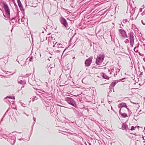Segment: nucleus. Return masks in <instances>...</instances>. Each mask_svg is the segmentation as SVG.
I'll return each instance as SVG.
<instances>
[{"label":"nucleus","instance_id":"1a4fd4ad","mask_svg":"<svg viewBox=\"0 0 145 145\" xmlns=\"http://www.w3.org/2000/svg\"><path fill=\"white\" fill-rule=\"evenodd\" d=\"M129 35V39L130 40L129 43H134V34L133 32H130Z\"/></svg>","mask_w":145,"mask_h":145},{"label":"nucleus","instance_id":"412c9836","mask_svg":"<svg viewBox=\"0 0 145 145\" xmlns=\"http://www.w3.org/2000/svg\"><path fill=\"white\" fill-rule=\"evenodd\" d=\"M136 128V127H134L133 126H132L131 127V128L130 129L131 131L134 130H135V129Z\"/></svg>","mask_w":145,"mask_h":145},{"label":"nucleus","instance_id":"f3484780","mask_svg":"<svg viewBox=\"0 0 145 145\" xmlns=\"http://www.w3.org/2000/svg\"><path fill=\"white\" fill-rule=\"evenodd\" d=\"M30 139V137H29V138H27V139H25V138H20L18 139V140H25L27 141H29Z\"/></svg>","mask_w":145,"mask_h":145},{"label":"nucleus","instance_id":"0eeeda50","mask_svg":"<svg viewBox=\"0 0 145 145\" xmlns=\"http://www.w3.org/2000/svg\"><path fill=\"white\" fill-rule=\"evenodd\" d=\"M120 36L122 38L125 39L127 37L125 31L123 29L118 30Z\"/></svg>","mask_w":145,"mask_h":145},{"label":"nucleus","instance_id":"09e8293b","mask_svg":"<svg viewBox=\"0 0 145 145\" xmlns=\"http://www.w3.org/2000/svg\"><path fill=\"white\" fill-rule=\"evenodd\" d=\"M60 50H61L60 49L59 50H56V52H60Z\"/></svg>","mask_w":145,"mask_h":145},{"label":"nucleus","instance_id":"58836bf2","mask_svg":"<svg viewBox=\"0 0 145 145\" xmlns=\"http://www.w3.org/2000/svg\"><path fill=\"white\" fill-rule=\"evenodd\" d=\"M130 45H131V47H133L134 43H130Z\"/></svg>","mask_w":145,"mask_h":145},{"label":"nucleus","instance_id":"c9c22d12","mask_svg":"<svg viewBox=\"0 0 145 145\" xmlns=\"http://www.w3.org/2000/svg\"><path fill=\"white\" fill-rule=\"evenodd\" d=\"M125 79V78H122V79H120L119 81H118V82H120V81H121L123 80L124 79ZM118 81H117V83H118Z\"/></svg>","mask_w":145,"mask_h":145},{"label":"nucleus","instance_id":"de8ad7c7","mask_svg":"<svg viewBox=\"0 0 145 145\" xmlns=\"http://www.w3.org/2000/svg\"><path fill=\"white\" fill-rule=\"evenodd\" d=\"M1 69L3 71H4V70L1 67Z\"/></svg>","mask_w":145,"mask_h":145},{"label":"nucleus","instance_id":"69168bd1","mask_svg":"<svg viewBox=\"0 0 145 145\" xmlns=\"http://www.w3.org/2000/svg\"><path fill=\"white\" fill-rule=\"evenodd\" d=\"M13 29V28H12V29L11 30V32H12V30Z\"/></svg>","mask_w":145,"mask_h":145},{"label":"nucleus","instance_id":"39448f33","mask_svg":"<svg viewBox=\"0 0 145 145\" xmlns=\"http://www.w3.org/2000/svg\"><path fill=\"white\" fill-rule=\"evenodd\" d=\"M104 58L103 55L100 54L97 56L96 60V63L98 65H100L103 62Z\"/></svg>","mask_w":145,"mask_h":145},{"label":"nucleus","instance_id":"052dcab7","mask_svg":"<svg viewBox=\"0 0 145 145\" xmlns=\"http://www.w3.org/2000/svg\"><path fill=\"white\" fill-rule=\"evenodd\" d=\"M143 60L145 62V57L143 58Z\"/></svg>","mask_w":145,"mask_h":145},{"label":"nucleus","instance_id":"f03ea898","mask_svg":"<svg viewBox=\"0 0 145 145\" xmlns=\"http://www.w3.org/2000/svg\"><path fill=\"white\" fill-rule=\"evenodd\" d=\"M16 133V131L13 132L12 135L10 133L9 135L10 136L7 138V141L11 144H13L15 142L16 138V135L15 134Z\"/></svg>","mask_w":145,"mask_h":145},{"label":"nucleus","instance_id":"a878e982","mask_svg":"<svg viewBox=\"0 0 145 145\" xmlns=\"http://www.w3.org/2000/svg\"><path fill=\"white\" fill-rule=\"evenodd\" d=\"M67 19L68 20H69L70 21H74V20H73L74 19L73 18H71V17H68L67 18Z\"/></svg>","mask_w":145,"mask_h":145},{"label":"nucleus","instance_id":"aec40b11","mask_svg":"<svg viewBox=\"0 0 145 145\" xmlns=\"http://www.w3.org/2000/svg\"><path fill=\"white\" fill-rule=\"evenodd\" d=\"M17 2L19 6H20L21 5H22L21 2L20 1V0H17Z\"/></svg>","mask_w":145,"mask_h":145},{"label":"nucleus","instance_id":"f704fd0d","mask_svg":"<svg viewBox=\"0 0 145 145\" xmlns=\"http://www.w3.org/2000/svg\"><path fill=\"white\" fill-rule=\"evenodd\" d=\"M43 30L42 31V33H44L45 31H46L45 28H42Z\"/></svg>","mask_w":145,"mask_h":145},{"label":"nucleus","instance_id":"cd10ccee","mask_svg":"<svg viewBox=\"0 0 145 145\" xmlns=\"http://www.w3.org/2000/svg\"><path fill=\"white\" fill-rule=\"evenodd\" d=\"M134 50L135 52H138V50L136 49V47H135L134 49Z\"/></svg>","mask_w":145,"mask_h":145},{"label":"nucleus","instance_id":"4468645a","mask_svg":"<svg viewBox=\"0 0 145 145\" xmlns=\"http://www.w3.org/2000/svg\"><path fill=\"white\" fill-rule=\"evenodd\" d=\"M120 113L122 117L123 118H126L127 116V115L125 113H122L121 112V109L120 110Z\"/></svg>","mask_w":145,"mask_h":145},{"label":"nucleus","instance_id":"c85d7f7f","mask_svg":"<svg viewBox=\"0 0 145 145\" xmlns=\"http://www.w3.org/2000/svg\"><path fill=\"white\" fill-rule=\"evenodd\" d=\"M8 111V110L5 113V114L3 116V117L1 119V121H2L3 120V118L4 117H5V115L6 114V113Z\"/></svg>","mask_w":145,"mask_h":145},{"label":"nucleus","instance_id":"9d476101","mask_svg":"<svg viewBox=\"0 0 145 145\" xmlns=\"http://www.w3.org/2000/svg\"><path fill=\"white\" fill-rule=\"evenodd\" d=\"M118 107L121 109V108L122 107H125L126 108L127 107L126 103L122 102L121 103L119 104L118 106Z\"/></svg>","mask_w":145,"mask_h":145},{"label":"nucleus","instance_id":"b1692460","mask_svg":"<svg viewBox=\"0 0 145 145\" xmlns=\"http://www.w3.org/2000/svg\"><path fill=\"white\" fill-rule=\"evenodd\" d=\"M19 6L20 7V10H21L22 11V10H24V9H23V7L22 6V5H21L20 6Z\"/></svg>","mask_w":145,"mask_h":145},{"label":"nucleus","instance_id":"774afa93","mask_svg":"<svg viewBox=\"0 0 145 145\" xmlns=\"http://www.w3.org/2000/svg\"><path fill=\"white\" fill-rule=\"evenodd\" d=\"M108 71H109V72L110 71V69H108Z\"/></svg>","mask_w":145,"mask_h":145},{"label":"nucleus","instance_id":"0e129e2a","mask_svg":"<svg viewBox=\"0 0 145 145\" xmlns=\"http://www.w3.org/2000/svg\"><path fill=\"white\" fill-rule=\"evenodd\" d=\"M45 38H46V40H47V37H45Z\"/></svg>","mask_w":145,"mask_h":145},{"label":"nucleus","instance_id":"2eb2a0df","mask_svg":"<svg viewBox=\"0 0 145 145\" xmlns=\"http://www.w3.org/2000/svg\"><path fill=\"white\" fill-rule=\"evenodd\" d=\"M18 83L22 85H25L26 84V81L25 80H21L18 82Z\"/></svg>","mask_w":145,"mask_h":145},{"label":"nucleus","instance_id":"6e6d98bb","mask_svg":"<svg viewBox=\"0 0 145 145\" xmlns=\"http://www.w3.org/2000/svg\"><path fill=\"white\" fill-rule=\"evenodd\" d=\"M12 104V105H14L15 104V103H14V102H13Z\"/></svg>","mask_w":145,"mask_h":145},{"label":"nucleus","instance_id":"393cba45","mask_svg":"<svg viewBox=\"0 0 145 145\" xmlns=\"http://www.w3.org/2000/svg\"><path fill=\"white\" fill-rule=\"evenodd\" d=\"M20 103L21 104V105L22 106H23L24 107H25V104H24V103H22V102L21 101H20Z\"/></svg>","mask_w":145,"mask_h":145},{"label":"nucleus","instance_id":"dca6fc26","mask_svg":"<svg viewBox=\"0 0 145 145\" xmlns=\"http://www.w3.org/2000/svg\"><path fill=\"white\" fill-rule=\"evenodd\" d=\"M103 77L105 79H106L107 80L109 79V77L107 76L106 74H105L104 73H103Z\"/></svg>","mask_w":145,"mask_h":145},{"label":"nucleus","instance_id":"7ed1b4c3","mask_svg":"<svg viewBox=\"0 0 145 145\" xmlns=\"http://www.w3.org/2000/svg\"><path fill=\"white\" fill-rule=\"evenodd\" d=\"M42 100L46 107L48 108L50 107V106L51 107L52 106L51 105V103H52V101L51 99L44 98V99L42 98Z\"/></svg>","mask_w":145,"mask_h":145},{"label":"nucleus","instance_id":"bf43d9fd","mask_svg":"<svg viewBox=\"0 0 145 145\" xmlns=\"http://www.w3.org/2000/svg\"><path fill=\"white\" fill-rule=\"evenodd\" d=\"M57 46H57V45H56V46H53V47H57Z\"/></svg>","mask_w":145,"mask_h":145},{"label":"nucleus","instance_id":"a18cd8bd","mask_svg":"<svg viewBox=\"0 0 145 145\" xmlns=\"http://www.w3.org/2000/svg\"><path fill=\"white\" fill-rule=\"evenodd\" d=\"M120 69H117V72L118 71V72H119L120 71Z\"/></svg>","mask_w":145,"mask_h":145},{"label":"nucleus","instance_id":"4c0bfd02","mask_svg":"<svg viewBox=\"0 0 145 145\" xmlns=\"http://www.w3.org/2000/svg\"><path fill=\"white\" fill-rule=\"evenodd\" d=\"M139 55L142 56H144V55L140 53V52H138Z\"/></svg>","mask_w":145,"mask_h":145},{"label":"nucleus","instance_id":"c03bdc74","mask_svg":"<svg viewBox=\"0 0 145 145\" xmlns=\"http://www.w3.org/2000/svg\"><path fill=\"white\" fill-rule=\"evenodd\" d=\"M130 102L131 103H133V104H138L137 103H134V102L131 101H130Z\"/></svg>","mask_w":145,"mask_h":145},{"label":"nucleus","instance_id":"f8f14e48","mask_svg":"<svg viewBox=\"0 0 145 145\" xmlns=\"http://www.w3.org/2000/svg\"><path fill=\"white\" fill-rule=\"evenodd\" d=\"M74 112L76 114L77 117L79 118L82 116V113L81 112H79L76 110H75Z\"/></svg>","mask_w":145,"mask_h":145},{"label":"nucleus","instance_id":"8fccbe9b","mask_svg":"<svg viewBox=\"0 0 145 145\" xmlns=\"http://www.w3.org/2000/svg\"><path fill=\"white\" fill-rule=\"evenodd\" d=\"M142 8H140V12H142Z\"/></svg>","mask_w":145,"mask_h":145},{"label":"nucleus","instance_id":"a19ab883","mask_svg":"<svg viewBox=\"0 0 145 145\" xmlns=\"http://www.w3.org/2000/svg\"><path fill=\"white\" fill-rule=\"evenodd\" d=\"M113 87H114L113 86H111V85H110V86H109V88H110V89H111L113 88Z\"/></svg>","mask_w":145,"mask_h":145},{"label":"nucleus","instance_id":"72a5a7b5","mask_svg":"<svg viewBox=\"0 0 145 145\" xmlns=\"http://www.w3.org/2000/svg\"><path fill=\"white\" fill-rule=\"evenodd\" d=\"M2 136H3V138H5V139H7V136L6 135H3Z\"/></svg>","mask_w":145,"mask_h":145},{"label":"nucleus","instance_id":"6ab92c4d","mask_svg":"<svg viewBox=\"0 0 145 145\" xmlns=\"http://www.w3.org/2000/svg\"><path fill=\"white\" fill-rule=\"evenodd\" d=\"M116 82H114L111 83L110 85L114 87L116 84Z\"/></svg>","mask_w":145,"mask_h":145},{"label":"nucleus","instance_id":"5fc2aeb1","mask_svg":"<svg viewBox=\"0 0 145 145\" xmlns=\"http://www.w3.org/2000/svg\"><path fill=\"white\" fill-rule=\"evenodd\" d=\"M143 73L142 72H141V73L140 74V75H142Z\"/></svg>","mask_w":145,"mask_h":145},{"label":"nucleus","instance_id":"9b49d317","mask_svg":"<svg viewBox=\"0 0 145 145\" xmlns=\"http://www.w3.org/2000/svg\"><path fill=\"white\" fill-rule=\"evenodd\" d=\"M7 98H9V99H12V96H7V97H6V98H5L4 99V100L7 102V103L8 104V105H10L11 104V102H10V101H10V100H7Z\"/></svg>","mask_w":145,"mask_h":145},{"label":"nucleus","instance_id":"bb28decb","mask_svg":"<svg viewBox=\"0 0 145 145\" xmlns=\"http://www.w3.org/2000/svg\"><path fill=\"white\" fill-rule=\"evenodd\" d=\"M126 108L127 109L129 113L130 114H131L132 112L131 111V110L129 109V108H127H127Z\"/></svg>","mask_w":145,"mask_h":145},{"label":"nucleus","instance_id":"e433bc0d","mask_svg":"<svg viewBox=\"0 0 145 145\" xmlns=\"http://www.w3.org/2000/svg\"><path fill=\"white\" fill-rule=\"evenodd\" d=\"M115 143L114 142H111L110 144H109L108 145H114Z\"/></svg>","mask_w":145,"mask_h":145},{"label":"nucleus","instance_id":"423d86ee","mask_svg":"<svg viewBox=\"0 0 145 145\" xmlns=\"http://www.w3.org/2000/svg\"><path fill=\"white\" fill-rule=\"evenodd\" d=\"M59 21L61 24L66 28L67 29H68L69 28L68 24L64 18L62 16L59 19Z\"/></svg>","mask_w":145,"mask_h":145},{"label":"nucleus","instance_id":"338daca9","mask_svg":"<svg viewBox=\"0 0 145 145\" xmlns=\"http://www.w3.org/2000/svg\"><path fill=\"white\" fill-rule=\"evenodd\" d=\"M65 50H66V49H65L63 51V52H65Z\"/></svg>","mask_w":145,"mask_h":145},{"label":"nucleus","instance_id":"5701e85b","mask_svg":"<svg viewBox=\"0 0 145 145\" xmlns=\"http://www.w3.org/2000/svg\"><path fill=\"white\" fill-rule=\"evenodd\" d=\"M29 58V60L30 61H32V59H33V57H28L27 59L26 60H27Z\"/></svg>","mask_w":145,"mask_h":145},{"label":"nucleus","instance_id":"20e7f679","mask_svg":"<svg viewBox=\"0 0 145 145\" xmlns=\"http://www.w3.org/2000/svg\"><path fill=\"white\" fill-rule=\"evenodd\" d=\"M65 100L68 104L75 107H77L75 101L72 98L69 97H66L65 98Z\"/></svg>","mask_w":145,"mask_h":145},{"label":"nucleus","instance_id":"ddd939ff","mask_svg":"<svg viewBox=\"0 0 145 145\" xmlns=\"http://www.w3.org/2000/svg\"><path fill=\"white\" fill-rule=\"evenodd\" d=\"M57 45V46H58L57 48H63V46L62 44H59L57 42H56L54 45V46H56V45Z\"/></svg>","mask_w":145,"mask_h":145},{"label":"nucleus","instance_id":"680f3d73","mask_svg":"<svg viewBox=\"0 0 145 145\" xmlns=\"http://www.w3.org/2000/svg\"><path fill=\"white\" fill-rule=\"evenodd\" d=\"M112 90H111V89L110 90V91H109V92H112Z\"/></svg>","mask_w":145,"mask_h":145},{"label":"nucleus","instance_id":"603ef678","mask_svg":"<svg viewBox=\"0 0 145 145\" xmlns=\"http://www.w3.org/2000/svg\"><path fill=\"white\" fill-rule=\"evenodd\" d=\"M9 20H10L11 21V19H10L9 18ZM14 19H13V20H12V23H14V22H13V20H14Z\"/></svg>","mask_w":145,"mask_h":145},{"label":"nucleus","instance_id":"4be33fe9","mask_svg":"<svg viewBox=\"0 0 145 145\" xmlns=\"http://www.w3.org/2000/svg\"><path fill=\"white\" fill-rule=\"evenodd\" d=\"M141 22L142 24L144 25H145V19L144 18L143 20H142L141 21Z\"/></svg>","mask_w":145,"mask_h":145},{"label":"nucleus","instance_id":"864d4df0","mask_svg":"<svg viewBox=\"0 0 145 145\" xmlns=\"http://www.w3.org/2000/svg\"><path fill=\"white\" fill-rule=\"evenodd\" d=\"M13 108L14 109H16L17 110V108L16 107H15V108Z\"/></svg>","mask_w":145,"mask_h":145},{"label":"nucleus","instance_id":"49530a36","mask_svg":"<svg viewBox=\"0 0 145 145\" xmlns=\"http://www.w3.org/2000/svg\"><path fill=\"white\" fill-rule=\"evenodd\" d=\"M124 99H125V100H128V97H125V98H124Z\"/></svg>","mask_w":145,"mask_h":145},{"label":"nucleus","instance_id":"3c124183","mask_svg":"<svg viewBox=\"0 0 145 145\" xmlns=\"http://www.w3.org/2000/svg\"><path fill=\"white\" fill-rule=\"evenodd\" d=\"M12 99H15V98L14 96H12Z\"/></svg>","mask_w":145,"mask_h":145},{"label":"nucleus","instance_id":"7c9ffc66","mask_svg":"<svg viewBox=\"0 0 145 145\" xmlns=\"http://www.w3.org/2000/svg\"><path fill=\"white\" fill-rule=\"evenodd\" d=\"M126 127L125 130H130V128L128 127L127 125H126Z\"/></svg>","mask_w":145,"mask_h":145},{"label":"nucleus","instance_id":"4d7b16f0","mask_svg":"<svg viewBox=\"0 0 145 145\" xmlns=\"http://www.w3.org/2000/svg\"><path fill=\"white\" fill-rule=\"evenodd\" d=\"M69 133L70 134H71V135H73V133Z\"/></svg>","mask_w":145,"mask_h":145},{"label":"nucleus","instance_id":"2f4dec72","mask_svg":"<svg viewBox=\"0 0 145 145\" xmlns=\"http://www.w3.org/2000/svg\"><path fill=\"white\" fill-rule=\"evenodd\" d=\"M125 43L126 44L128 43L129 42V40L128 39H126L125 40Z\"/></svg>","mask_w":145,"mask_h":145},{"label":"nucleus","instance_id":"f257e3e1","mask_svg":"<svg viewBox=\"0 0 145 145\" xmlns=\"http://www.w3.org/2000/svg\"><path fill=\"white\" fill-rule=\"evenodd\" d=\"M3 8H4L5 13L3 14V15L6 18H9L11 20L15 19V17L10 18V11L9 8L7 4H3Z\"/></svg>","mask_w":145,"mask_h":145},{"label":"nucleus","instance_id":"a211bd4d","mask_svg":"<svg viewBox=\"0 0 145 145\" xmlns=\"http://www.w3.org/2000/svg\"><path fill=\"white\" fill-rule=\"evenodd\" d=\"M127 125L124 123H123L122 124V127L123 130L125 129Z\"/></svg>","mask_w":145,"mask_h":145},{"label":"nucleus","instance_id":"ea45409f","mask_svg":"<svg viewBox=\"0 0 145 145\" xmlns=\"http://www.w3.org/2000/svg\"><path fill=\"white\" fill-rule=\"evenodd\" d=\"M40 41L42 42H43L44 40V39H42L41 37H40Z\"/></svg>","mask_w":145,"mask_h":145},{"label":"nucleus","instance_id":"13d9d810","mask_svg":"<svg viewBox=\"0 0 145 145\" xmlns=\"http://www.w3.org/2000/svg\"><path fill=\"white\" fill-rule=\"evenodd\" d=\"M117 73H116V74L115 73V74H114V76H116V75H117Z\"/></svg>","mask_w":145,"mask_h":145},{"label":"nucleus","instance_id":"6e6552de","mask_svg":"<svg viewBox=\"0 0 145 145\" xmlns=\"http://www.w3.org/2000/svg\"><path fill=\"white\" fill-rule=\"evenodd\" d=\"M92 57H90L88 59L86 60L85 62L86 66L89 67L92 61Z\"/></svg>","mask_w":145,"mask_h":145},{"label":"nucleus","instance_id":"473e14b6","mask_svg":"<svg viewBox=\"0 0 145 145\" xmlns=\"http://www.w3.org/2000/svg\"><path fill=\"white\" fill-rule=\"evenodd\" d=\"M145 14V9L143 12L141 14V15L142 16L144 15Z\"/></svg>","mask_w":145,"mask_h":145},{"label":"nucleus","instance_id":"e2e57ef3","mask_svg":"<svg viewBox=\"0 0 145 145\" xmlns=\"http://www.w3.org/2000/svg\"><path fill=\"white\" fill-rule=\"evenodd\" d=\"M24 86H22L21 88V89H22V88H24Z\"/></svg>","mask_w":145,"mask_h":145},{"label":"nucleus","instance_id":"79ce46f5","mask_svg":"<svg viewBox=\"0 0 145 145\" xmlns=\"http://www.w3.org/2000/svg\"><path fill=\"white\" fill-rule=\"evenodd\" d=\"M127 20L126 19H125L124 20H123V22H124L126 23L127 22Z\"/></svg>","mask_w":145,"mask_h":145},{"label":"nucleus","instance_id":"c756f323","mask_svg":"<svg viewBox=\"0 0 145 145\" xmlns=\"http://www.w3.org/2000/svg\"><path fill=\"white\" fill-rule=\"evenodd\" d=\"M67 136H69V137H68V138L69 139H70L71 140H73V139H74L72 137H71L70 136H69V135H67Z\"/></svg>","mask_w":145,"mask_h":145},{"label":"nucleus","instance_id":"37998d69","mask_svg":"<svg viewBox=\"0 0 145 145\" xmlns=\"http://www.w3.org/2000/svg\"><path fill=\"white\" fill-rule=\"evenodd\" d=\"M33 120H34V121H35V122H34V123H35V120H36V118L33 117Z\"/></svg>","mask_w":145,"mask_h":145}]
</instances>
